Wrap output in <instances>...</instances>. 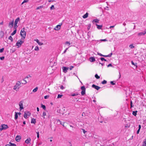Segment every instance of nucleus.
Segmentation results:
<instances>
[{"mask_svg": "<svg viewBox=\"0 0 146 146\" xmlns=\"http://www.w3.org/2000/svg\"><path fill=\"white\" fill-rule=\"evenodd\" d=\"M5 146H16V145L15 144L10 142L9 143V144L6 145Z\"/></svg>", "mask_w": 146, "mask_h": 146, "instance_id": "nucleus-17", "label": "nucleus"}, {"mask_svg": "<svg viewBox=\"0 0 146 146\" xmlns=\"http://www.w3.org/2000/svg\"><path fill=\"white\" fill-rule=\"evenodd\" d=\"M29 1V0H24L23 2L21 3V5H22L25 3Z\"/></svg>", "mask_w": 146, "mask_h": 146, "instance_id": "nucleus-35", "label": "nucleus"}, {"mask_svg": "<svg viewBox=\"0 0 146 146\" xmlns=\"http://www.w3.org/2000/svg\"><path fill=\"white\" fill-rule=\"evenodd\" d=\"M43 7V5H41V6H39L38 7H36V10H38L42 8Z\"/></svg>", "mask_w": 146, "mask_h": 146, "instance_id": "nucleus-25", "label": "nucleus"}, {"mask_svg": "<svg viewBox=\"0 0 146 146\" xmlns=\"http://www.w3.org/2000/svg\"><path fill=\"white\" fill-rule=\"evenodd\" d=\"M0 33L1 34V36H0V37H1V38L3 36V32H1Z\"/></svg>", "mask_w": 146, "mask_h": 146, "instance_id": "nucleus-53", "label": "nucleus"}, {"mask_svg": "<svg viewBox=\"0 0 146 146\" xmlns=\"http://www.w3.org/2000/svg\"><path fill=\"white\" fill-rule=\"evenodd\" d=\"M49 96L48 95H47L45 96H44V98L45 99H46L47 98H48L49 97Z\"/></svg>", "mask_w": 146, "mask_h": 146, "instance_id": "nucleus-45", "label": "nucleus"}, {"mask_svg": "<svg viewBox=\"0 0 146 146\" xmlns=\"http://www.w3.org/2000/svg\"><path fill=\"white\" fill-rule=\"evenodd\" d=\"M92 87L97 90H98L99 89H100V88L98 86H96L94 84H93L92 86Z\"/></svg>", "mask_w": 146, "mask_h": 146, "instance_id": "nucleus-11", "label": "nucleus"}, {"mask_svg": "<svg viewBox=\"0 0 146 146\" xmlns=\"http://www.w3.org/2000/svg\"><path fill=\"white\" fill-rule=\"evenodd\" d=\"M81 89L82 91H86V88L84 86H82L81 87Z\"/></svg>", "mask_w": 146, "mask_h": 146, "instance_id": "nucleus-34", "label": "nucleus"}, {"mask_svg": "<svg viewBox=\"0 0 146 146\" xmlns=\"http://www.w3.org/2000/svg\"><path fill=\"white\" fill-rule=\"evenodd\" d=\"M36 133H37V137L38 138L39 137V132H37Z\"/></svg>", "mask_w": 146, "mask_h": 146, "instance_id": "nucleus-47", "label": "nucleus"}, {"mask_svg": "<svg viewBox=\"0 0 146 146\" xmlns=\"http://www.w3.org/2000/svg\"><path fill=\"white\" fill-rule=\"evenodd\" d=\"M78 95V94L77 93H74V94H71V96H77Z\"/></svg>", "mask_w": 146, "mask_h": 146, "instance_id": "nucleus-32", "label": "nucleus"}, {"mask_svg": "<svg viewBox=\"0 0 146 146\" xmlns=\"http://www.w3.org/2000/svg\"><path fill=\"white\" fill-rule=\"evenodd\" d=\"M112 65L111 64H109L108 65V67H109L110 66H112Z\"/></svg>", "mask_w": 146, "mask_h": 146, "instance_id": "nucleus-62", "label": "nucleus"}, {"mask_svg": "<svg viewBox=\"0 0 146 146\" xmlns=\"http://www.w3.org/2000/svg\"><path fill=\"white\" fill-rule=\"evenodd\" d=\"M34 40L36 41L39 45H42L43 44L42 43L40 42L38 39H35Z\"/></svg>", "mask_w": 146, "mask_h": 146, "instance_id": "nucleus-13", "label": "nucleus"}, {"mask_svg": "<svg viewBox=\"0 0 146 146\" xmlns=\"http://www.w3.org/2000/svg\"><path fill=\"white\" fill-rule=\"evenodd\" d=\"M95 77L97 78V79H99L100 78V77L97 74H96L95 75Z\"/></svg>", "mask_w": 146, "mask_h": 146, "instance_id": "nucleus-41", "label": "nucleus"}, {"mask_svg": "<svg viewBox=\"0 0 146 146\" xmlns=\"http://www.w3.org/2000/svg\"><path fill=\"white\" fill-rule=\"evenodd\" d=\"M68 49V48H66L65 49V50H64V51L63 52V54H64V53H65L66 52V51Z\"/></svg>", "mask_w": 146, "mask_h": 146, "instance_id": "nucleus-60", "label": "nucleus"}, {"mask_svg": "<svg viewBox=\"0 0 146 146\" xmlns=\"http://www.w3.org/2000/svg\"><path fill=\"white\" fill-rule=\"evenodd\" d=\"M131 63L132 65H134V66H136V67L137 66V64H134L132 61H131Z\"/></svg>", "mask_w": 146, "mask_h": 146, "instance_id": "nucleus-40", "label": "nucleus"}, {"mask_svg": "<svg viewBox=\"0 0 146 146\" xmlns=\"http://www.w3.org/2000/svg\"><path fill=\"white\" fill-rule=\"evenodd\" d=\"M63 96L62 95L58 94L57 97V98H61Z\"/></svg>", "mask_w": 146, "mask_h": 146, "instance_id": "nucleus-33", "label": "nucleus"}, {"mask_svg": "<svg viewBox=\"0 0 146 146\" xmlns=\"http://www.w3.org/2000/svg\"><path fill=\"white\" fill-rule=\"evenodd\" d=\"M101 40V41H107V40L106 39H102Z\"/></svg>", "mask_w": 146, "mask_h": 146, "instance_id": "nucleus-61", "label": "nucleus"}, {"mask_svg": "<svg viewBox=\"0 0 146 146\" xmlns=\"http://www.w3.org/2000/svg\"><path fill=\"white\" fill-rule=\"evenodd\" d=\"M129 47L131 48H134V46H133L132 44L130 45H129Z\"/></svg>", "mask_w": 146, "mask_h": 146, "instance_id": "nucleus-38", "label": "nucleus"}, {"mask_svg": "<svg viewBox=\"0 0 146 146\" xmlns=\"http://www.w3.org/2000/svg\"><path fill=\"white\" fill-rule=\"evenodd\" d=\"M82 130L84 134H85L87 132V131H85V130L84 129H82Z\"/></svg>", "mask_w": 146, "mask_h": 146, "instance_id": "nucleus-52", "label": "nucleus"}, {"mask_svg": "<svg viewBox=\"0 0 146 146\" xmlns=\"http://www.w3.org/2000/svg\"><path fill=\"white\" fill-rule=\"evenodd\" d=\"M21 139V137L20 135H17L15 138V140L16 141L19 142Z\"/></svg>", "mask_w": 146, "mask_h": 146, "instance_id": "nucleus-12", "label": "nucleus"}, {"mask_svg": "<svg viewBox=\"0 0 146 146\" xmlns=\"http://www.w3.org/2000/svg\"><path fill=\"white\" fill-rule=\"evenodd\" d=\"M110 83L113 85H114L115 84V83H114L113 81H111Z\"/></svg>", "mask_w": 146, "mask_h": 146, "instance_id": "nucleus-51", "label": "nucleus"}, {"mask_svg": "<svg viewBox=\"0 0 146 146\" xmlns=\"http://www.w3.org/2000/svg\"><path fill=\"white\" fill-rule=\"evenodd\" d=\"M57 123H60V124H61L62 125L64 126V123H62V122L60 121L59 120H58L57 121Z\"/></svg>", "mask_w": 146, "mask_h": 146, "instance_id": "nucleus-26", "label": "nucleus"}, {"mask_svg": "<svg viewBox=\"0 0 146 146\" xmlns=\"http://www.w3.org/2000/svg\"><path fill=\"white\" fill-rule=\"evenodd\" d=\"M107 83V81L105 80H104L102 82V84H106Z\"/></svg>", "mask_w": 146, "mask_h": 146, "instance_id": "nucleus-37", "label": "nucleus"}, {"mask_svg": "<svg viewBox=\"0 0 146 146\" xmlns=\"http://www.w3.org/2000/svg\"><path fill=\"white\" fill-rule=\"evenodd\" d=\"M93 21L95 23H98L99 20L98 19H95Z\"/></svg>", "mask_w": 146, "mask_h": 146, "instance_id": "nucleus-36", "label": "nucleus"}, {"mask_svg": "<svg viewBox=\"0 0 146 146\" xmlns=\"http://www.w3.org/2000/svg\"><path fill=\"white\" fill-rule=\"evenodd\" d=\"M74 67V66H70V68H69V69L70 70H72V68Z\"/></svg>", "mask_w": 146, "mask_h": 146, "instance_id": "nucleus-49", "label": "nucleus"}, {"mask_svg": "<svg viewBox=\"0 0 146 146\" xmlns=\"http://www.w3.org/2000/svg\"><path fill=\"white\" fill-rule=\"evenodd\" d=\"M14 20H13L12 21L9 22V27L10 28H12L13 26V24H14Z\"/></svg>", "mask_w": 146, "mask_h": 146, "instance_id": "nucleus-7", "label": "nucleus"}, {"mask_svg": "<svg viewBox=\"0 0 146 146\" xmlns=\"http://www.w3.org/2000/svg\"><path fill=\"white\" fill-rule=\"evenodd\" d=\"M31 141V139L30 138H28L25 141V143L27 144L30 143Z\"/></svg>", "mask_w": 146, "mask_h": 146, "instance_id": "nucleus-10", "label": "nucleus"}, {"mask_svg": "<svg viewBox=\"0 0 146 146\" xmlns=\"http://www.w3.org/2000/svg\"><path fill=\"white\" fill-rule=\"evenodd\" d=\"M20 35L24 39L25 38L26 35V32L25 31L24 28L22 29L20 32Z\"/></svg>", "mask_w": 146, "mask_h": 146, "instance_id": "nucleus-3", "label": "nucleus"}, {"mask_svg": "<svg viewBox=\"0 0 146 146\" xmlns=\"http://www.w3.org/2000/svg\"><path fill=\"white\" fill-rule=\"evenodd\" d=\"M15 30L13 31V32L11 34V35L12 36L14 35L16 33L17 30L16 29H15Z\"/></svg>", "mask_w": 146, "mask_h": 146, "instance_id": "nucleus-24", "label": "nucleus"}, {"mask_svg": "<svg viewBox=\"0 0 146 146\" xmlns=\"http://www.w3.org/2000/svg\"><path fill=\"white\" fill-rule=\"evenodd\" d=\"M48 2H53L54 1H55L54 0H48Z\"/></svg>", "mask_w": 146, "mask_h": 146, "instance_id": "nucleus-59", "label": "nucleus"}, {"mask_svg": "<svg viewBox=\"0 0 146 146\" xmlns=\"http://www.w3.org/2000/svg\"><path fill=\"white\" fill-rule=\"evenodd\" d=\"M60 88L61 90H63V89H64V88L63 86H61L60 87Z\"/></svg>", "mask_w": 146, "mask_h": 146, "instance_id": "nucleus-56", "label": "nucleus"}, {"mask_svg": "<svg viewBox=\"0 0 146 146\" xmlns=\"http://www.w3.org/2000/svg\"><path fill=\"white\" fill-rule=\"evenodd\" d=\"M141 127V125H139V129H140Z\"/></svg>", "mask_w": 146, "mask_h": 146, "instance_id": "nucleus-64", "label": "nucleus"}, {"mask_svg": "<svg viewBox=\"0 0 146 146\" xmlns=\"http://www.w3.org/2000/svg\"><path fill=\"white\" fill-rule=\"evenodd\" d=\"M4 50V48H2L1 49H0V52L2 53L3 52V51Z\"/></svg>", "mask_w": 146, "mask_h": 146, "instance_id": "nucleus-42", "label": "nucleus"}, {"mask_svg": "<svg viewBox=\"0 0 146 146\" xmlns=\"http://www.w3.org/2000/svg\"><path fill=\"white\" fill-rule=\"evenodd\" d=\"M35 51H38L39 50V48L38 46H36L35 47Z\"/></svg>", "mask_w": 146, "mask_h": 146, "instance_id": "nucleus-30", "label": "nucleus"}, {"mask_svg": "<svg viewBox=\"0 0 146 146\" xmlns=\"http://www.w3.org/2000/svg\"><path fill=\"white\" fill-rule=\"evenodd\" d=\"M9 39L10 40L11 42H12L13 40V38L11 36H10L9 37Z\"/></svg>", "mask_w": 146, "mask_h": 146, "instance_id": "nucleus-31", "label": "nucleus"}, {"mask_svg": "<svg viewBox=\"0 0 146 146\" xmlns=\"http://www.w3.org/2000/svg\"><path fill=\"white\" fill-rule=\"evenodd\" d=\"M62 69L63 72L66 73L67 72V70H68L69 68L65 67H62Z\"/></svg>", "mask_w": 146, "mask_h": 146, "instance_id": "nucleus-9", "label": "nucleus"}, {"mask_svg": "<svg viewBox=\"0 0 146 146\" xmlns=\"http://www.w3.org/2000/svg\"><path fill=\"white\" fill-rule=\"evenodd\" d=\"M96 25L97 26V28L98 29H101L102 27V25H98L97 24H96Z\"/></svg>", "mask_w": 146, "mask_h": 146, "instance_id": "nucleus-22", "label": "nucleus"}, {"mask_svg": "<svg viewBox=\"0 0 146 146\" xmlns=\"http://www.w3.org/2000/svg\"><path fill=\"white\" fill-rule=\"evenodd\" d=\"M43 115L44 116L46 115V113L45 112H43L42 113Z\"/></svg>", "mask_w": 146, "mask_h": 146, "instance_id": "nucleus-54", "label": "nucleus"}, {"mask_svg": "<svg viewBox=\"0 0 146 146\" xmlns=\"http://www.w3.org/2000/svg\"><path fill=\"white\" fill-rule=\"evenodd\" d=\"M38 89V88L37 87H36V88H35L33 90V92H35L37 91Z\"/></svg>", "mask_w": 146, "mask_h": 146, "instance_id": "nucleus-28", "label": "nucleus"}, {"mask_svg": "<svg viewBox=\"0 0 146 146\" xmlns=\"http://www.w3.org/2000/svg\"><path fill=\"white\" fill-rule=\"evenodd\" d=\"M88 13H87L85 15H83V16L82 17H83V18L85 19V18H87L88 17Z\"/></svg>", "mask_w": 146, "mask_h": 146, "instance_id": "nucleus-18", "label": "nucleus"}, {"mask_svg": "<svg viewBox=\"0 0 146 146\" xmlns=\"http://www.w3.org/2000/svg\"><path fill=\"white\" fill-rule=\"evenodd\" d=\"M36 122V120L35 119L32 118L31 119V123L35 124Z\"/></svg>", "mask_w": 146, "mask_h": 146, "instance_id": "nucleus-19", "label": "nucleus"}, {"mask_svg": "<svg viewBox=\"0 0 146 146\" xmlns=\"http://www.w3.org/2000/svg\"><path fill=\"white\" fill-rule=\"evenodd\" d=\"M21 84V83L20 81H18L16 83L15 85L13 87V89L16 91H18L19 89L21 87L20 85Z\"/></svg>", "mask_w": 146, "mask_h": 146, "instance_id": "nucleus-1", "label": "nucleus"}, {"mask_svg": "<svg viewBox=\"0 0 146 146\" xmlns=\"http://www.w3.org/2000/svg\"><path fill=\"white\" fill-rule=\"evenodd\" d=\"M98 54L99 55L101 56H104V55H103L102 54H101L100 53H98Z\"/></svg>", "mask_w": 146, "mask_h": 146, "instance_id": "nucleus-58", "label": "nucleus"}, {"mask_svg": "<svg viewBox=\"0 0 146 146\" xmlns=\"http://www.w3.org/2000/svg\"><path fill=\"white\" fill-rule=\"evenodd\" d=\"M30 77H31V76L29 75H28L26 76V77L25 78H28Z\"/></svg>", "mask_w": 146, "mask_h": 146, "instance_id": "nucleus-55", "label": "nucleus"}, {"mask_svg": "<svg viewBox=\"0 0 146 146\" xmlns=\"http://www.w3.org/2000/svg\"><path fill=\"white\" fill-rule=\"evenodd\" d=\"M0 59L1 60H3L4 59V56H2L1 57H0Z\"/></svg>", "mask_w": 146, "mask_h": 146, "instance_id": "nucleus-57", "label": "nucleus"}, {"mask_svg": "<svg viewBox=\"0 0 146 146\" xmlns=\"http://www.w3.org/2000/svg\"><path fill=\"white\" fill-rule=\"evenodd\" d=\"M140 129H138L137 131V134H139V131H140Z\"/></svg>", "mask_w": 146, "mask_h": 146, "instance_id": "nucleus-63", "label": "nucleus"}, {"mask_svg": "<svg viewBox=\"0 0 146 146\" xmlns=\"http://www.w3.org/2000/svg\"><path fill=\"white\" fill-rule=\"evenodd\" d=\"M60 25H57L56 27L54 29L55 30H58L60 29Z\"/></svg>", "mask_w": 146, "mask_h": 146, "instance_id": "nucleus-16", "label": "nucleus"}, {"mask_svg": "<svg viewBox=\"0 0 146 146\" xmlns=\"http://www.w3.org/2000/svg\"><path fill=\"white\" fill-rule=\"evenodd\" d=\"M90 60L91 62H93L95 61V59L94 57H91L90 58Z\"/></svg>", "mask_w": 146, "mask_h": 146, "instance_id": "nucleus-15", "label": "nucleus"}, {"mask_svg": "<svg viewBox=\"0 0 146 146\" xmlns=\"http://www.w3.org/2000/svg\"><path fill=\"white\" fill-rule=\"evenodd\" d=\"M130 104H131V108L132 107H133V106L132 102L131 101L130 102Z\"/></svg>", "mask_w": 146, "mask_h": 146, "instance_id": "nucleus-48", "label": "nucleus"}, {"mask_svg": "<svg viewBox=\"0 0 146 146\" xmlns=\"http://www.w3.org/2000/svg\"><path fill=\"white\" fill-rule=\"evenodd\" d=\"M31 115V113L29 111H27V112H24V117L25 118L27 119Z\"/></svg>", "mask_w": 146, "mask_h": 146, "instance_id": "nucleus-6", "label": "nucleus"}, {"mask_svg": "<svg viewBox=\"0 0 146 146\" xmlns=\"http://www.w3.org/2000/svg\"><path fill=\"white\" fill-rule=\"evenodd\" d=\"M8 128V125H7L2 124L1 125L0 127V130L2 131L4 129H5Z\"/></svg>", "mask_w": 146, "mask_h": 146, "instance_id": "nucleus-5", "label": "nucleus"}, {"mask_svg": "<svg viewBox=\"0 0 146 146\" xmlns=\"http://www.w3.org/2000/svg\"><path fill=\"white\" fill-rule=\"evenodd\" d=\"M41 107L43 108L44 110H45L46 109V106L45 105H43L42 104H41Z\"/></svg>", "mask_w": 146, "mask_h": 146, "instance_id": "nucleus-29", "label": "nucleus"}, {"mask_svg": "<svg viewBox=\"0 0 146 146\" xmlns=\"http://www.w3.org/2000/svg\"><path fill=\"white\" fill-rule=\"evenodd\" d=\"M15 119H17L18 116V113L16 112H15Z\"/></svg>", "mask_w": 146, "mask_h": 146, "instance_id": "nucleus-20", "label": "nucleus"}, {"mask_svg": "<svg viewBox=\"0 0 146 146\" xmlns=\"http://www.w3.org/2000/svg\"><path fill=\"white\" fill-rule=\"evenodd\" d=\"M20 21V19L19 17H17V19H16L15 20L14 26V29H16L18 26L17 25L18 23Z\"/></svg>", "mask_w": 146, "mask_h": 146, "instance_id": "nucleus-2", "label": "nucleus"}, {"mask_svg": "<svg viewBox=\"0 0 146 146\" xmlns=\"http://www.w3.org/2000/svg\"><path fill=\"white\" fill-rule=\"evenodd\" d=\"M112 54V53H111L110 54L108 55H105L104 56V57H111Z\"/></svg>", "mask_w": 146, "mask_h": 146, "instance_id": "nucleus-23", "label": "nucleus"}, {"mask_svg": "<svg viewBox=\"0 0 146 146\" xmlns=\"http://www.w3.org/2000/svg\"><path fill=\"white\" fill-rule=\"evenodd\" d=\"M142 146H146V139H144L142 145Z\"/></svg>", "mask_w": 146, "mask_h": 146, "instance_id": "nucleus-21", "label": "nucleus"}, {"mask_svg": "<svg viewBox=\"0 0 146 146\" xmlns=\"http://www.w3.org/2000/svg\"><path fill=\"white\" fill-rule=\"evenodd\" d=\"M23 102L22 101H21L19 103V105L20 107V110L23 109Z\"/></svg>", "mask_w": 146, "mask_h": 146, "instance_id": "nucleus-8", "label": "nucleus"}, {"mask_svg": "<svg viewBox=\"0 0 146 146\" xmlns=\"http://www.w3.org/2000/svg\"><path fill=\"white\" fill-rule=\"evenodd\" d=\"M23 80L24 82L23 83H22V84H26L27 83V82L26 80H25V79H23Z\"/></svg>", "mask_w": 146, "mask_h": 146, "instance_id": "nucleus-46", "label": "nucleus"}, {"mask_svg": "<svg viewBox=\"0 0 146 146\" xmlns=\"http://www.w3.org/2000/svg\"><path fill=\"white\" fill-rule=\"evenodd\" d=\"M100 59L101 60H102V61H103V60H104L105 61H106L107 60H106L104 58H100Z\"/></svg>", "mask_w": 146, "mask_h": 146, "instance_id": "nucleus-43", "label": "nucleus"}, {"mask_svg": "<svg viewBox=\"0 0 146 146\" xmlns=\"http://www.w3.org/2000/svg\"><path fill=\"white\" fill-rule=\"evenodd\" d=\"M54 8V5H52L50 7V10H52Z\"/></svg>", "mask_w": 146, "mask_h": 146, "instance_id": "nucleus-50", "label": "nucleus"}, {"mask_svg": "<svg viewBox=\"0 0 146 146\" xmlns=\"http://www.w3.org/2000/svg\"><path fill=\"white\" fill-rule=\"evenodd\" d=\"M24 40H19L16 43V46H17V48H19L21 46V44L24 42Z\"/></svg>", "mask_w": 146, "mask_h": 146, "instance_id": "nucleus-4", "label": "nucleus"}, {"mask_svg": "<svg viewBox=\"0 0 146 146\" xmlns=\"http://www.w3.org/2000/svg\"><path fill=\"white\" fill-rule=\"evenodd\" d=\"M85 94V91H82L81 92L82 95H84Z\"/></svg>", "mask_w": 146, "mask_h": 146, "instance_id": "nucleus-39", "label": "nucleus"}, {"mask_svg": "<svg viewBox=\"0 0 146 146\" xmlns=\"http://www.w3.org/2000/svg\"><path fill=\"white\" fill-rule=\"evenodd\" d=\"M65 44H67L68 46H70V43L68 41H66L65 42Z\"/></svg>", "mask_w": 146, "mask_h": 146, "instance_id": "nucleus-44", "label": "nucleus"}, {"mask_svg": "<svg viewBox=\"0 0 146 146\" xmlns=\"http://www.w3.org/2000/svg\"><path fill=\"white\" fill-rule=\"evenodd\" d=\"M145 34H146V32H140L138 33V35L139 36H141L144 35Z\"/></svg>", "mask_w": 146, "mask_h": 146, "instance_id": "nucleus-14", "label": "nucleus"}, {"mask_svg": "<svg viewBox=\"0 0 146 146\" xmlns=\"http://www.w3.org/2000/svg\"><path fill=\"white\" fill-rule=\"evenodd\" d=\"M137 111H133L132 113V114L134 115V116H136L137 115Z\"/></svg>", "mask_w": 146, "mask_h": 146, "instance_id": "nucleus-27", "label": "nucleus"}]
</instances>
